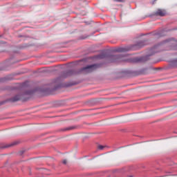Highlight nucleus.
I'll use <instances>...</instances> for the list:
<instances>
[{"label": "nucleus", "instance_id": "f257e3e1", "mask_svg": "<svg viewBox=\"0 0 177 177\" xmlns=\"http://www.w3.org/2000/svg\"><path fill=\"white\" fill-rule=\"evenodd\" d=\"M97 66L96 64L89 65L84 68H83L82 70V71H84V73H92L94 70H96Z\"/></svg>", "mask_w": 177, "mask_h": 177}, {"label": "nucleus", "instance_id": "f03ea898", "mask_svg": "<svg viewBox=\"0 0 177 177\" xmlns=\"http://www.w3.org/2000/svg\"><path fill=\"white\" fill-rule=\"evenodd\" d=\"M112 61L113 63L116 62H127V59H124V55H113L111 57Z\"/></svg>", "mask_w": 177, "mask_h": 177}, {"label": "nucleus", "instance_id": "7ed1b4c3", "mask_svg": "<svg viewBox=\"0 0 177 177\" xmlns=\"http://www.w3.org/2000/svg\"><path fill=\"white\" fill-rule=\"evenodd\" d=\"M167 15V12L165 10L158 9L156 12H153V16H160L161 17H164Z\"/></svg>", "mask_w": 177, "mask_h": 177}, {"label": "nucleus", "instance_id": "20e7f679", "mask_svg": "<svg viewBox=\"0 0 177 177\" xmlns=\"http://www.w3.org/2000/svg\"><path fill=\"white\" fill-rule=\"evenodd\" d=\"M129 50V48L127 47H121V48H118L117 49L115 50V52H119L120 53H122L123 52H128Z\"/></svg>", "mask_w": 177, "mask_h": 177}, {"label": "nucleus", "instance_id": "39448f33", "mask_svg": "<svg viewBox=\"0 0 177 177\" xmlns=\"http://www.w3.org/2000/svg\"><path fill=\"white\" fill-rule=\"evenodd\" d=\"M19 100H20V95H17L16 96H15L14 97L11 98V102H19Z\"/></svg>", "mask_w": 177, "mask_h": 177}, {"label": "nucleus", "instance_id": "423d86ee", "mask_svg": "<svg viewBox=\"0 0 177 177\" xmlns=\"http://www.w3.org/2000/svg\"><path fill=\"white\" fill-rule=\"evenodd\" d=\"M107 57V54L104 53L98 55V59H106Z\"/></svg>", "mask_w": 177, "mask_h": 177}, {"label": "nucleus", "instance_id": "0eeeda50", "mask_svg": "<svg viewBox=\"0 0 177 177\" xmlns=\"http://www.w3.org/2000/svg\"><path fill=\"white\" fill-rule=\"evenodd\" d=\"M98 149H99L100 150H103V149H104V147L102 146V145H100V146H98Z\"/></svg>", "mask_w": 177, "mask_h": 177}, {"label": "nucleus", "instance_id": "6e6552de", "mask_svg": "<svg viewBox=\"0 0 177 177\" xmlns=\"http://www.w3.org/2000/svg\"><path fill=\"white\" fill-rule=\"evenodd\" d=\"M62 162L64 165H66V164H67V160H62Z\"/></svg>", "mask_w": 177, "mask_h": 177}, {"label": "nucleus", "instance_id": "1a4fd4ad", "mask_svg": "<svg viewBox=\"0 0 177 177\" xmlns=\"http://www.w3.org/2000/svg\"><path fill=\"white\" fill-rule=\"evenodd\" d=\"M15 145H16V143L14 142V143H12L11 145H8V147H10V146H15Z\"/></svg>", "mask_w": 177, "mask_h": 177}, {"label": "nucleus", "instance_id": "9d476101", "mask_svg": "<svg viewBox=\"0 0 177 177\" xmlns=\"http://www.w3.org/2000/svg\"><path fill=\"white\" fill-rule=\"evenodd\" d=\"M71 73V71H69L68 73H66V75L68 76V75H70V73Z\"/></svg>", "mask_w": 177, "mask_h": 177}, {"label": "nucleus", "instance_id": "9b49d317", "mask_svg": "<svg viewBox=\"0 0 177 177\" xmlns=\"http://www.w3.org/2000/svg\"><path fill=\"white\" fill-rule=\"evenodd\" d=\"M115 2H122V0H114Z\"/></svg>", "mask_w": 177, "mask_h": 177}, {"label": "nucleus", "instance_id": "f8f14e48", "mask_svg": "<svg viewBox=\"0 0 177 177\" xmlns=\"http://www.w3.org/2000/svg\"><path fill=\"white\" fill-rule=\"evenodd\" d=\"M61 78H66V76H64V75H62L61 76Z\"/></svg>", "mask_w": 177, "mask_h": 177}, {"label": "nucleus", "instance_id": "ddd939ff", "mask_svg": "<svg viewBox=\"0 0 177 177\" xmlns=\"http://www.w3.org/2000/svg\"><path fill=\"white\" fill-rule=\"evenodd\" d=\"M57 81H59V79H57L55 82H57Z\"/></svg>", "mask_w": 177, "mask_h": 177}, {"label": "nucleus", "instance_id": "4468645a", "mask_svg": "<svg viewBox=\"0 0 177 177\" xmlns=\"http://www.w3.org/2000/svg\"><path fill=\"white\" fill-rule=\"evenodd\" d=\"M155 48H156V46H155V47H153V49H154Z\"/></svg>", "mask_w": 177, "mask_h": 177}]
</instances>
